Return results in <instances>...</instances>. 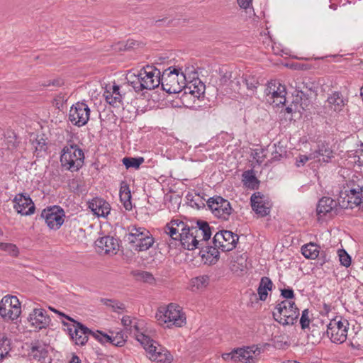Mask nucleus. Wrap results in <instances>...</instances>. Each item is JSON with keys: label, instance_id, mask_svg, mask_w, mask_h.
Masks as SVG:
<instances>
[{"label": "nucleus", "instance_id": "obj_27", "mask_svg": "<svg viewBox=\"0 0 363 363\" xmlns=\"http://www.w3.org/2000/svg\"><path fill=\"white\" fill-rule=\"evenodd\" d=\"M315 155V160L318 162H328L333 157V152L328 144L321 143L318 149L312 152Z\"/></svg>", "mask_w": 363, "mask_h": 363}, {"label": "nucleus", "instance_id": "obj_41", "mask_svg": "<svg viewBox=\"0 0 363 363\" xmlns=\"http://www.w3.org/2000/svg\"><path fill=\"white\" fill-rule=\"evenodd\" d=\"M220 78L219 79V88L221 89H224L227 94H229L230 91H228L227 87H225V86H229L230 82L231 81L232 78V72H220Z\"/></svg>", "mask_w": 363, "mask_h": 363}, {"label": "nucleus", "instance_id": "obj_8", "mask_svg": "<svg viewBox=\"0 0 363 363\" xmlns=\"http://www.w3.org/2000/svg\"><path fill=\"white\" fill-rule=\"evenodd\" d=\"M286 87L279 82H269L264 90L265 100L269 104L279 106L286 102Z\"/></svg>", "mask_w": 363, "mask_h": 363}, {"label": "nucleus", "instance_id": "obj_15", "mask_svg": "<svg viewBox=\"0 0 363 363\" xmlns=\"http://www.w3.org/2000/svg\"><path fill=\"white\" fill-rule=\"evenodd\" d=\"M13 202L14 209L22 216H30L35 212V205L29 195L26 194L21 193L16 195Z\"/></svg>", "mask_w": 363, "mask_h": 363}, {"label": "nucleus", "instance_id": "obj_51", "mask_svg": "<svg viewBox=\"0 0 363 363\" xmlns=\"http://www.w3.org/2000/svg\"><path fill=\"white\" fill-rule=\"evenodd\" d=\"M134 79L130 82L132 86L135 89V91H140L143 89H145L144 84L140 80V77H138V74L134 76Z\"/></svg>", "mask_w": 363, "mask_h": 363}, {"label": "nucleus", "instance_id": "obj_24", "mask_svg": "<svg viewBox=\"0 0 363 363\" xmlns=\"http://www.w3.org/2000/svg\"><path fill=\"white\" fill-rule=\"evenodd\" d=\"M183 90L184 94L189 93L194 97L199 98L204 94L205 84L199 79H194L188 83L185 82Z\"/></svg>", "mask_w": 363, "mask_h": 363}, {"label": "nucleus", "instance_id": "obj_3", "mask_svg": "<svg viewBox=\"0 0 363 363\" xmlns=\"http://www.w3.org/2000/svg\"><path fill=\"white\" fill-rule=\"evenodd\" d=\"M128 231L129 233L125 236V240L131 245L134 250L145 251L152 246L154 238L146 229L131 226L128 228Z\"/></svg>", "mask_w": 363, "mask_h": 363}, {"label": "nucleus", "instance_id": "obj_30", "mask_svg": "<svg viewBox=\"0 0 363 363\" xmlns=\"http://www.w3.org/2000/svg\"><path fill=\"white\" fill-rule=\"evenodd\" d=\"M91 335L102 344L110 342L116 346L121 347L125 342V340H121L119 342H115V338H112L111 336L104 334L100 330H96V332L91 330Z\"/></svg>", "mask_w": 363, "mask_h": 363}, {"label": "nucleus", "instance_id": "obj_31", "mask_svg": "<svg viewBox=\"0 0 363 363\" xmlns=\"http://www.w3.org/2000/svg\"><path fill=\"white\" fill-rule=\"evenodd\" d=\"M328 103L331 109L335 111H340L344 106V101L342 95L338 92H335L330 95L328 99Z\"/></svg>", "mask_w": 363, "mask_h": 363}, {"label": "nucleus", "instance_id": "obj_61", "mask_svg": "<svg viewBox=\"0 0 363 363\" xmlns=\"http://www.w3.org/2000/svg\"><path fill=\"white\" fill-rule=\"evenodd\" d=\"M222 357L225 360H233L234 362H236V354H235V350H233L231 352L229 353H224L222 354Z\"/></svg>", "mask_w": 363, "mask_h": 363}, {"label": "nucleus", "instance_id": "obj_46", "mask_svg": "<svg viewBox=\"0 0 363 363\" xmlns=\"http://www.w3.org/2000/svg\"><path fill=\"white\" fill-rule=\"evenodd\" d=\"M242 79H243V77H235L231 80L229 89L235 93H240Z\"/></svg>", "mask_w": 363, "mask_h": 363}, {"label": "nucleus", "instance_id": "obj_5", "mask_svg": "<svg viewBox=\"0 0 363 363\" xmlns=\"http://www.w3.org/2000/svg\"><path fill=\"white\" fill-rule=\"evenodd\" d=\"M84 155L77 145L65 146L62 150L60 162L62 167L70 172L78 171L83 165Z\"/></svg>", "mask_w": 363, "mask_h": 363}, {"label": "nucleus", "instance_id": "obj_12", "mask_svg": "<svg viewBox=\"0 0 363 363\" xmlns=\"http://www.w3.org/2000/svg\"><path fill=\"white\" fill-rule=\"evenodd\" d=\"M62 324L67 327V330L72 339L79 345H84L88 341L89 335H91V330L78 321H74L72 325L62 321Z\"/></svg>", "mask_w": 363, "mask_h": 363}, {"label": "nucleus", "instance_id": "obj_10", "mask_svg": "<svg viewBox=\"0 0 363 363\" xmlns=\"http://www.w3.org/2000/svg\"><path fill=\"white\" fill-rule=\"evenodd\" d=\"M40 217L52 230H58L64 222L65 211L58 206H53L42 211Z\"/></svg>", "mask_w": 363, "mask_h": 363}, {"label": "nucleus", "instance_id": "obj_2", "mask_svg": "<svg viewBox=\"0 0 363 363\" xmlns=\"http://www.w3.org/2000/svg\"><path fill=\"white\" fill-rule=\"evenodd\" d=\"M180 68L169 67L163 71L160 84L164 91L169 94L181 92L186 82V74L180 72Z\"/></svg>", "mask_w": 363, "mask_h": 363}, {"label": "nucleus", "instance_id": "obj_47", "mask_svg": "<svg viewBox=\"0 0 363 363\" xmlns=\"http://www.w3.org/2000/svg\"><path fill=\"white\" fill-rule=\"evenodd\" d=\"M272 148L274 149V150L272 152V157L271 160L273 161L280 160L286 154V151L281 147H277L276 144H274Z\"/></svg>", "mask_w": 363, "mask_h": 363}, {"label": "nucleus", "instance_id": "obj_58", "mask_svg": "<svg viewBox=\"0 0 363 363\" xmlns=\"http://www.w3.org/2000/svg\"><path fill=\"white\" fill-rule=\"evenodd\" d=\"M281 295L288 301L295 298L294 290L291 288L281 289Z\"/></svg>", "mask_w": 363, "mask_h": 363}, {"label": "nucleus", "instance_id": "obj_7", "mask_svg": "<svg viewBox=\"0 0 363 363\" xmlns=\"http://www.w3.org/2000/svg\"><path fill=\"white\" fill-rule=\"evenodd\" d=\"M207 206L215 216L224 220L229 219L233 211L230 202L219 196L210 198L207 201Z\"/></svg>", "mask_w": 363, "mask_h": 363}, {"label": "nucleus", "instance_id": "obj_22", "mask_svg": "<svg viewBox=\"0 0 363 363\" xmlns=\"http://www.w3.org/2000/svg\"><path fill=\"white\" fill-rule=\"evenodd\" d=\"M119 86L115 84L109 87L106 86L104 93L106 101L115 107L119 106L122 101V96L119 92Z\"/></svg>", "mask_w": 363, "mask_h": 363}, {"label": "nucleus", "instance_id": "obj_19", "mask_svg": "<svg viewBox=\"0 0 363 363\" xmlns=\"http://www.w3.org/2000/svg\"><path fill=\"white\" fill-rule=\"evenodd\" d=\"M31 325L38 329L46 328L50 323V316L43 308H34L28 318Z\"/></svg>", "mask_w": 363, "mask_h": 363}, {"label": "nucleus", "instance_id": "obj_45", "mask_svg": "<svg viewBox=\"0 0 363 363\" xmlns=\"http://www.w3.org/2000/svg\"><path fill=\"white\" fill-rule=\"evenodd\" d=\"M337 254L340 264L346 267H350L351 264V257L347 252L344 249H341L337 251Z\"/></svg>", "mask_w": 363, "mask_h": 363}, {"label": "nucleus", "instance_id": "obj_52", "mask_svg": "<svg viewBox=\"0 0 363 363\" xmlns=\"http://www.w3.org/2000/svg\"><path fill=\"white\" fill-rule=\"evenodd\" d=\"M138 43L134 40H128L125 43H119L118 50H129L135 48V45Z\"/></svg>", "mask_w": 363, "mask_h": 363}, {"label": "nucleus", "instance_id": "obj_23", "mask_svg": "<svg viewBox=\"0 0 363 363\" xmlns=\"http://www.w3.org/2000/svg\"><path fill=\"white\" fill-rule=\"evenodd\" d=\"M8 298H2L0 301V315L5 320H14L21 313V309L18 308H12L9 306Z\"/></svg>", "mask_w": 363, "mask_h": 363}, {"label": "nucleus", "instance_id": "obj_11", "mask_svg": "<svg viewBox=\"0 0 363 363\" xmlns=\"http://www.w3.org/2000/svg\"><path fill=\"white\" fill-rule=\"evenodd\" d=\"M239 237L229 230H220L213 237V245L223 252L233 250L236 247Z\"/></svg>", "mask_w": 363, "mask_h": 363}, {"label": "nucleus", "instance_id": "obj_17", "mask_svg": "<svg viewBox=\"0 0 363 363\" xmlns=\"http://www.w3.org/2000/svg\"><path fill=\"white\" fill-rule=\"evenodd\" d=\"M338 202L330 197L324 196L321 198L317 205V215L319 217L328 216L333 217L338 213Z\"/></svg>", "mask_w": 363, "mask_h": 363}, {"label": "nucleus", "instance_id": "obj_4", "mask_svg": "<svg viewBox=\"0 0 363 363\" xmlns=\"http://www.w3.org/2000/svg\"><path fill=\"white\" fill-rule=\"evenodd\" d=\"M273 312L274 320L283 325H294L299 316V309L293 301L284 300L278 303Z\"/></svg>", "mask_w": 363, "mask_h": 363}, {"label": "nucleus", "instance_id": "obj_18", "mask_svg": "<svg viewBox=\"0 0 363 363\" xmlns=\"http://www.w3.org/2000/svg\"><path fill=\"white\" fill-rule=\"evenodd\" d=\"M314 84L309 80H303L296 83V89L298 92L296 97L300 98L301 106L303 109L309 106V97L314 92Z\"/></svg>", "mask_w": 363, "mask_h": 363}, {"label": "nucleus", "instance_id": "obj_20", "mask_svg": "<svg viewBox=\"0 0 363 363\" xmlns=\"http://www.w3.org/2000/svg\"><path fill=\"white\" fill-rule=\"evenodd\" d=\"M89 208L98 217L106 218L111 211L110 204L104 199L96 197L88 203Z\"/></svg>", "mask_w": 363, "mask_h": 363}, {"label": "nucleus", "instance_id": "obj_35", "mask_svg": "<svg viewBox=\"0 0 363 363\" xmlns=\"http://www.w3.org/2000/svg\"><path fill=\"white\" fill-rule=\"evenodd\" d=\"M247 255L243 254L237 257L236 259L231 263V270L234 272H243L247 268Z\"/></svg>", "mask_w": 363, "mask_h": 363}, {"label": "nucleus", "instance_id": "obj_1", "mask_svg": "<svg viewBox=\"0 0 363 363\" xmlns=\"http://www.w3.org/2000/svg\"><path fill=\"white\" fill-rule=\"evenodd\" d=\"M203 235V241H208L211 236V230L208 223L204 220H198L197 226L189 227L182 233L180 242L184 248L193 250L199 248V241L196 240L198 235Z\"/></svg>", "mask_w": 363, "mask_h": 363}, {"label": "nucleus", "instance_id": "obj_62", "mask_svg": "<svg viewBox=\"0 0 363 363\" xmlns=\"http://www.w3.org/2000/svg\"><path fill=\"white\" fill-rule=\"evenodd\" d=\"M239 6L242 9H247L252 4V0H237Z\"/></svg>", "mask_w": 363, "mask_h": 363}, {"label": "nucleus", "instance_id": "obj_38", "mask_svg": "<svg viewBox=\"0 0 363 363\" xmlns=\"http://www.w3.org/2000/svg\"><path fill=\"white\" fill-rule=\"evenodd\" d=\"M0 250L6 252L9 255L13 257H17L19 255L18 247L13 243L0 242Z\"/></svg>", "mask_w": 363, "mask_h": 363}, {"label": "nucleus", "instance_id": "obj_43", "mask_svg": "<svg viewBox=\"0 0 363 363\" xmlns=\"http://www.w3.org/2000/svg\"><path fill=\"white\" fill-rule=\"evenodd\" d=\"M101 301L106 306L112 308L114 311H117L118 310H123L125 308L123 303L116 300L104 298L101 300Z\"/></svg>", "mask_w": 363, "mask_h": 363}, {"label": "nucleus", "instance_id": "obj_53", "mask_svg": "<svg viewBox=\"0 0 363 363\" xmlns=\"http://www.w3.org/2000/svg\"><path fill=\"white\" fill-rule=\"evenodd\" d=\"M3 298H8L6 302H8L9 306L12 308H18L21 309V303L19 300L16 296H5Z\"/></svg>", "mask_w": 363, "mask_h": 363}, {"label": "nucleus", "instance_id": "obj_57", "mask_svg": "<svg viewBox=\"0 0 363 363\" xmlns=\"http://www.w3.org/2000/svg\"><path fill=\"white\" fill-rule=\"evenodd\" d=\"M6 143L7 149L11 151H13L14 150L16 149L18 142L17 141L16 136H9Z\"/></svg>", "mask_w": 363, "mask_h": 363}, {"label": "nucleus", "instance_id": "obj_21", "mask_svg": "<svg viewBox=\"0 0 363 363\" xmlns=\"http://www.w3.org/2000/svg\"><path fill=\"white\" fill-rule=\"evenodd\" d=\"M95 245L101 250L100 252H104L105 254H116L118 247V241L110 236H104L98 238L95 242Z\"/></svg>", "mask_w": 363, "mask_h": 363}, {"label": "nucleus", "instance_id": "obj_39", "mask_svg": "<svg viewBox=\"0 0 363 363\" xmlns=\"http://www.w3.org/2000/svg\"><path fill=\"white\" fill-rule=\"evenodd\" d=\"M144 158L140 157H124L123 159V164L127 169L130 167L138 169L143 163Z\"/></svg>", "mask_w": 363, "mask_h": 363}, {"label": "nucleus", "instance_id": "obj_64", "mask_svg": "<svg viewBox=\"0 0 363 363\" xmlns=\"http://www.w3.org/2000/svg\"><path fill=\"white\" fill-rule=\"evenodd\" d=\"M245 349L247 350V354H250V356H252V354H255L257 351H258V354L260 352L259 349L255 345L247 347Z\"/></svg>", "mask_w": 363, "mask_h": 363}, {"label": "nucleus", "instance_id": "obj_59", "mask_svg": "<svg viewBox=\"0 0 363 363\" xmlns=\"http://www.w3.org/2000/svg\"><path fill=\"white\" fill-rule=\"evenodd\" d=\"M206 250H203V252H206L207 254H209L211 256L213 257L214 258H218L219 252L218 251V249H219L218 247H216L215 245L213 246H205Z\"/></svg>", "mask_w": 363, "mask_h": 363}, {"label": "nucleus", "instance_id": "obj_48", "mask_svg": "<svg viewBox=\"0 0 363 363\" xmlns=\"http://www.w3.org/2000/svg\"><path fill=\"white\" fill-rule=\"evenodd\" d=\"M252 156L258 164H261L264 162V158L266 157L264 150L262 148L255 149L252 152Z\"/></svg>", "mask_w": 363, "mask_h": 363}, {"label": "nucleus", "instance_id": "obj_36", "mask_svg": "<svg viewBox=\"0 0 363 363\" xmlns=\"http://www.w3.org/2000/svg\"><path fill=\"white\" fill-rule=\"evenodd\" d=\"M243 79H242V82L245 84L247 89L249 91H250V94L249 95L252 96L255 94L257 86L259 84L257 79L252 75H245L242 76Z\"/></svg>", "mask_w": 363, "mask_h": 363}, {"label": "nucleus", "instance_id": "obj_33", "mask_svg": "<svg viewBox=\"0 0 363 363\" xmlns=\"http://www.w3.org/2000/svg\"><path fill=\"white\" fill-rule=\"evenodd\" d=\"M11 349V340L0 334V361L9 354Z\"/></svg>", "mask_w": 363, "mask_h": 363}, {"label": "nucleus", "instance_id": "obj_29", "mask_svg": "<svg viewBox=\"0 0 363 363\" xmlns=\"http://www.w3.org/2000/svg\"><path fill=\"white\" fill-rule=\"evenodd\" d=\"M272 286L273 283L269 277H263L261 279L257 289L259 298L261 301H265L267 299L268 291L272 290Z\"/></svg>", "mask_w": 363, "mask_h": 363}, {"label": "nucleus", "instance_id": "obj_55", "mask_svg": "<svg viewBox=\"0 0 363 363\" xmlns=\"http://www.w3.org/2000/svg\"><path fill=\"white\" fill-rule=\"evenodd\" d=\"M138 277L140 279L145 282L152 283L155 281L153 275L148 272H141L138 274Z\"/></svg>", "mask_w": 363, "mask_h": 363}, {"label": "nucleus", "instance_id": "obj_32", "mask_svg": "<svg viewBox=\"0 0 363 363\" xmlns=\"http://www.w3.org/2000/svg\"><path fill=\"white\" fill-rule=\"evenodd\" d=\"M301 252L306 258L314 259L318 256L319 246L313 242H310L302 246Z\"/></svg>", "mask_w": 363, "mask_h": 363}, {"label": "nucleus", "instance_id": "obj_50", "mask_svg": "<svg viewBox=\"0 0 363 363\" xmlns=\"http://www.w3.org/2000/svg\"><path fill=\"white\" fill-rule=\"evenodd\" d=\"M311 160H315V155H313L312 152L308 155H299L296 158V165L297 167L303 166L306 162Z\"/></svg>", "mask_w": 363, "mask_h": 363}, {"label": "nucleus", "instance_id": "obj_54", "mask_svg": "<svg viewBox=\"0 0 363 363\" xmlns=\"http://www.w3.org/2000/svg\"><path fill=\"white\" fill-rule=\"evenodd\" d=\"M209 282V277L207 275L200 276L195 279L194 284L198 288L206 286Z\"/></svg>", "mask_w": 363, "mask_h": 363}, {"label": "nucleus", "instance_id": "obj_34", "mask_svg": "<svg viewBox=\"0 0 363 363\" xmlns=\"http://www.w3.org/2000/svg\"><path fill=\"white\" fill-rule=\"evenodd\" d=\"M242 181L248 186V187L255 189L259 186V181L254 174L252 170L245 171L242 174Z\"/></svg>", "mask_w": 363, "mask_h": 363}, {"label": "nucleus", "instance_id": "obj_28", "mask_svg": "<svg viewBox=\"0 0 363 363\" xmlns=\"http://www.w3.org/2000/svg\"><path fill=\"white\" fill-rule=\"evenodd\" d=\"M120 200L123 203L124 208L126 210H131V193L128 184L123 181L121 184L119 191Z\"/></svg>", "mask_w": 363, "mask_h": 363}, {"label": "nucleus", "instance_id": "obj_63", "mask_svg": "<svg viewBox=\"0 0 363 363\" xmlns=\"http://www.w3.org/2000/svg\"><path fill=\"white\" fill-rule=\"evenodd\" d=\"M362 188H357V189H351L347 193L350 194V196H357V195H363L362 194Z\"/></svg>", "mask_w": 363, "mask_h": 363}, {"label": "nucleus", "instance_id": "obj_42", "mask_svg": "<svg viewBox=\"0 0 363 363\" xmlns=\"http://www.w3.org/2000/svg\"><path fill=\"white\" fill-rule=\"evenodd\" d=\"M236 354V362H245V363H251V359H252V356H250L247 354V350L245 348H238L235 349Z\"/></svg>", "mask_w": 363, "mask_h": 363}, {"label": "nucleus", "instance_id": "obj_49", "mask_svg": "<svg viewBox=\"0 0 363 363\" xmlns=\"http://www.w3.org/2000/svg\"><path fill=\"white\" fill-rule=\"evenodd\" d=\"M308 309H305L302 311V314L300 318V324L302 329H306L309 327L310 325V319L308 316Z\"/></svg>", "mask_w": 363, "mask_h": 363}, {"label": "nucleus", "instance_id": "obj_44", "mask_svg": "<svg viewBox=\"0 0 363 363\" xmlns=\"http://www.w3.org/2000/svg\"><path fill=\"white\" fill-rule=\"evenodd\" d=\"M165 232L166 233L169 234V236L174 240H181L182 235V231L178 228L174 227H170L169 225L165 226Z\"/></svg>", "mask_w": 363, "mask_h": 363}, {"label": "nucleus", "instance_id": "obj_40", "mask_svg": "<svg viewBox=\"0 0 363 363\" xmlns=\"http://www.w3.org/2000/svg\"><path fill=\"white\" fill-rule=\"evenodd\" d=\"M172 355L166 350L160 347V351L157 354L152 355V360L160 362H170L172 360Z\"/></svg>", "mask_w": 363, "mask_h": 363}, {"label": "nucleus", "instance_id": "obj_6", "mask_svg": "<svg viewBox=\"0 0 363 363\" xmlns=\"http://www.w3.org/2000/svg\"><path fill=\"white\" fill-rule=\"evenodd\" d=\"M156 318L160 324H168L167 327L169 325L181 327L186 320L181 307L174 303H170L166 308H160L156 313Z\"/></svg>", "mask_w": 363, "mask_h": 363}, {"label": "nucleus", "instance_id": "obj_9", "mask_svg": "<svg viewBox=\"0 0 363 363\" xmlns=\"http://www.w3.org/2000/svg\"><path fill=\"white\" fill-rule=\"evenodd\" d=\"M90 108L84 102H77L72 105L69 113V120L72 125L77 127L85 125L90 116Z\"/></svg>", "mask_w": 363, "mask_h": 363}, {"label": "nucleus", "instance_id": "obj_13", "mask_svg": "<svg viewBox=\"0 0 363 363\" xmlns=\"http://www.w3.org/2000/svg\"><path fill=\"white\" fill-rule=\"evenodd\" d=\"M160 71L151 66L143 67L138 72V77L144 84L145 89H154L160 84Z\"/></svg>", "mask_w": 363, "mask_h": 363}, {"label": "nucleus", "instance_id": "obj_60", "mask_svg": "<svg viewBox=\"0 0 363 363\" xmlns=\"http://www.w3.org/2000/svg\"><path fill=\"white\" fill-rule=\"evenodd\" d=\"M63 84H64V81L60 78H57V79H55L52 80H49V81H48L47 83L43 84V85L46 86H61Z\"/></svg>", "mask_w": 363, "mask_h": 363}, {"label": "nucleus", "instance_id": "obj_26", "mask_svg": "<svg viewBox=\"0 0 363 363\" xmlns=\"http://www.w3.org/2000/svg\"><path fill=\"white\" fill-rule=\"evenodd\" d=\"M363 195L352 196L347 193V191L341 192L338 199L339 206L341 208H352V204L359 206L362 203Z\"/></svg>", "mask_w": 363, "mask_h": 363}, {"label": "nucleus", "instance_id": "obj_16", "mask_svg": "<svg viewBox=\"0 0 363 363\" xmlns=\"http://www.w3.org/2000/svg\"><path fill=\"white\" fill-rule=\"evenodd\" d=\"M252 210L259 216L264 217L270 212L271 204L266 196L260 192H255L251 196Z\"/></svg>", "mask_w": 363, "mask_h": 363}, {"label": "nucleus", "instance_id": "obj_37", "mask_svg": "<svg viewBox=\"0 0 363 363\" xmlns=\"http://www.w3.org/2000/svg\"><path fill=\"white\" fill-rule=\"evenodd\" d=\"M121 322L123 325L125 327V328L130 330V333H134L135 336L136 335L140 334L138 333L139 328L137 324V322L135 320H132L130 316H123L121 319Z\"/></svg>", "mask_w": 363, "mask_h": 363}, {"label": "nucleus", "instance_id": "obj_56", "mask_svg": "<svg viewBox=\"0 0 363 363\" xmlns=\"http://www.w3.org/2000/svg\"><path fill=\"white\" fill-rule=\"evenodd\" d=\"M167 225L170 227H174L178 228L180 229L182 233L184 231V229H186L189 228L183 221L179 220H172L170 223L167 224Z\"/></svg>", "mask_w": 363, "mask_h": 363}, {"label": "nucleus", "instance_id": "obj_25", "mask_svg": "<svg viewBox=\"0 0 363 363\" xmlns=\"http://www.w3.org/2000/svg\"><path fill=\"white\" fill-rule=\"evenodd\" d=\"M136 339L140 342L145 351L150 354L149 358L150 359H152V355L154 354H157L160 351V347L156 345L157 343L150 339V337L140 333V334L136 335Z\"/></svg>", "mask_w": 363, "mask_h": 363}, {"label": "nucleus", "instance_id": "obj_14", "mask_svg": "<svg viewBox=\"0 0 363 363\" xmlns=\"http://www.w3.org/2000/svg\"><path fill=\"white\" fill-rule=\"evenodd\" d=\"M327 327L326 335L333 342L342 343L346 340L347 330L341 320L333 319Z\"/></svg>", "mask_w": 363, "mask_h": 363}]
</instances>
